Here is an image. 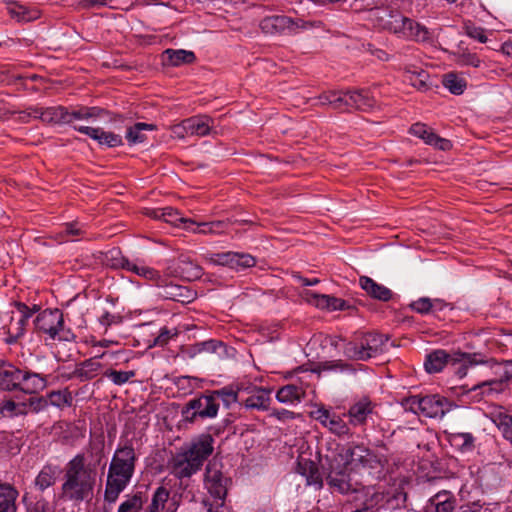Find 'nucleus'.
Instances as JSON below:
<instances>
[{
	"mask_svg": "<svg viewBox=\"0 0 512 512\" xmlns=\"http://www.w3.org/2000/svg\"><path fill=\"white\" fill-rule=\"evenodd\" d=\"M210 392L213 395L215 401L219 402V400H221L226 408H230L232 404L239 401V398L237 397V390H235L234 387L230 385Z\"/></svg>",
	"mask_w": 512,
	"mask_h": 512,
	"instance_id": "nucleus-52",
	"label": "nucleus"
},
{
	"mask_svg": "<svg viewBox=\"0 0 512 512\" xmlns=\"http://www.w3.org/2000/svg\"><path fill=\"white\" fill-rule=\"evenodd\" d=\"M8 13L18 22H30L39 18L40 13L36 9H29L20 4H14L8 8Z\"/></svg>",
	"mask_w": 512,
	"mask_h": 512,
	"instance_id": "nucleus-43",
	"label": "nucleus"
},
{
	"mask_svg": "<svg viewBox=\"0 0 512 512\" xmlns=\"http://www.w3.org/2000/svg\"><path fill=\"white\" fill-rule=\"evenodd\" d=\"M163 58L167 65L179 67L182 65L192 64L196 60L195 53L184 49H166L163 52Z\"/></svg>",
	"mask_w": 512,
	"mask_h": 512,
	"instance_id": "nucleus-28",
	"label": "nucleus"
},
{
	"mask_svg": "<svg viewBox=\"0 0 512 512\" xmlns=\"http://www.w3.org/2000/svg\"><path fill=\"white\" fill-rule=\"evenodd\" d=\"M464 30L467 36L479 41L480 43H486L488 40L485 34V29L480 26H476L470 21L464 23Z\"/></svg>",
	"mask_w": 512,
	"mask_h": 512,
	"instance_id": "nucleus-62",
	"label": "nucleus"
},
{
	"mask_svg": "<svg viewBox=\"0 0 512 512\" xmlns=\"http://www.w3.org/2000/svg\"><path fill=\"white\" fill-rule=\"evenodd\" d=\"M493 422L502 432L503 437L512 442V416L500 412L494 415Z\"/></svg>",
	"mask_w": 512,
	"mask_h": 512,
	"instance_id": "nucleus-56",
	"label": "nucleus"
},
{
	"mask_svg": "<svg viewBox=\"0 0 512 512\" xmlns=\"http://www.w3.org/2000/svg\"><path fill=\"white\" fill-rule=\"evenodd\" d=\"M310 415L331 433L339 437L350 434V428L343 417L324 406L312 410Z\"/></svg>",
	"mask_w": 512,
	"mask_h": 512,
	"instance_id": "nucleus-12",
	"label": "nucleus"
},
{
	"mask_svg": "<svg viewBox=\"0 0 512 512\" xmlns=\"http://www.w3.org/2000/svg\"><path fill=\"white\" fill-rule=\"evenodd\" d=\"M103 113L104 110L99 107L81 106L77 109H73L72 111L68 110L69 124H71L74 120L100 118Z\"/></svg>",
	"mask_w": 512,
	"mask_h": 512,
	"instance_id": "nucleus-47",
	"label": "nucleus"
},
{
	"mask_svg": "<svg viewBox=\"0 0 512 512\" xmlns=\"http://www.w3.org/2000/svg\"><path fill=\"white\" fill-rule=\"evenodd\" d=\"M299 465L300 468L303 469L302 474L306 477L307 484L315 485L318 488H321L323 485V480L315 463L312 461H306L303 464L300 463Z\"/></svg>",
	"mask_w": 512,
	"mask_h": 512,
	"instance_id": "nucleus-54",
	"label": "nucleus"
},
{
	"mask_svg": "<svg viewBox=\"0 0 512 512\" xmlns=\"http://www.w3.org/2000/svg\"><path fill=\"white\" fill-rule=\"evenodd\" d=\"M449 444L462 453L472 452L475 449L476 438L469 432L445 431Z\"/></svg>",
	"mask_w": 512,
	"mask_h": 512,
	"instance_id": "nucleus-22",
	"label": "nucleus"
},
{
	"mask_svg": "<svg viewBox=\"0 0 512 512\" xmlns=\"http://www.w3.org/2000/svg\"><path fill=\"white\" fill-rule=\"evenodd\" d=\"M374 405L368 398H362L355 402L348 411L350 423L353 425H362L366 422L369 415L372 414Z\"/></svg>",
	"mask_w": 512,
	"mask_h": 512,
	"instance_id": "nucleus-24",
	"label": "nucleus"
},
{
	"mask_svg": "<svg viewBox=\"0 0 512 512\" xmlns=\"http://www.w3.org/2000/svg\"><path fill=\"white\" fill-rule=\"evenodd\" d=\"M38 333L48 336L51 340L71 341L75 339L74 333L64 324L63 313L59 309H45L34 320Z\"/></svg>",
	"mask_w": 512,
	"mask_h": 512,
	"instance_id": "nucleus-5",
	"label": "nucleus"
},
{
	"mask_svg": "<svg viewBox=\"0 0 512 512\" xmlns=\"http://www.w3.org/2000/svg\"><path fill=\"white\" fill-rule=\"evenodd\" d=\"M48 405L57 408L70 407L73 402V397L68 389L51 391L47 395Z\"/></svg>",
	"mask_w": 512,
	"mask_h": 512,
	"instance_id": "nucleus-50",
	"label": "nucleus"
},
{
	"mask_svg": "<svg viewBox=\"0 0 512 512\" xmlns=\"http://www.w3.org/2000/svg\"><path fill=\"white\" fill-rule=\"evenodd\" d=\"M443 306L444 304L440 300H432L428 297H421L410 304L411 309L419 314L441 310Z\"/></svg>",
	"mask_w": 512,
	"mask_h": 512,
	"instance_id": "nucleus-45",
	"label": "nucleus"
},
{
	"mask_svg": "<svg viewBox=\"0 0 512 512\" xmlns=\"http://www.w3.org/2000/svg\"><path fill=\"white\" fill-rule=\"evenodd\" d=\"M233 256L229 265L231 269L240 270L253 267L256 264V259L250 254L233 252Z\"/></svg>",
	"mask_w": 512,
	"mask_h": 512,
	"instance_id": "nucleus-57",
	"label": "nucleus"
},
{
	"mask_svg": "<svg viewBox=\"0 0 512 512\" xmlns=\"http://www.w3.org/2000/svg\"><path fill=\"white\" fill-rule=\"evenodd\" d=\"M177 334H178V332L176 329L171 330V329H168L167 327H163L160 329L158 336L155 338L154 345L164 346L168 343V341L171 338L177 336Z\"/></svg>",
	"mask_w": 512,
	"mask_h": 512,
	"instance_id": "nucleus-64",
	"label": "nucleus"
},
{
	"mask_svg": "<svg viewBox=\"0 0 512 512\" xmlns=\"http://www.w3.org/2000/svg\"><path fill=\"white\" fill-rule=\"evenodd\" d=\"M326 371H333V372H354L353 366L341 359L338 360H327L323 362H319L317 366L313 369V372H326Z\"/></svg>",
	"mask_w": 512,
	"mask_h": 512,
	"instance_id": "nucleus-44",
	"label": "nucleus"
},
{
	"mask_svg": "<svg viewBox=\"0 0 512 512\" xmlns=\"http://www.w3.org/2000/svg\"><path fill=\"white\" fill-rule=\"evenodd\" d=\"M146 501L147 497L140 491L127 495L125 500L119 505L117 512H140Z\"/></svg>",
	"mask_w": 512,
	"mask_h": 512,
	"instance_id": "nucleus-42",
	"label": "nucleus"
},
{
	"mask_svg": "<svg viewBox=\"0 0 512 512\" xmlns=\"http://www.w3.org/2000/svg\"><path fill=\"white\" fill-rule=\"evenodd\" d=\"M360 287L372 298L380 301H389L392 297V291L387 287L378 284L368 276L359 278Z\"/></svg>",
	"mask_w": 512,
	"mask_h": 512,
	"instance_id": "nucleus-25",
	"label": "nucleus"
},
{
	"mask_svg": "<svg viewBox=\"0 0 512 512\" xmlns=\"http://www.w3.org/2000/svg\"><path fill=\"white\" fill-rule=\"evenodd\" d=\"M214 438L210 434H201L190 444V447L184 451L187 456L202 467L204 461L213 453Z\"/></svg>",
	"mask_w": 512,
	"mask_h": 512,
	"instance_id": "nucleus-14",
	"label": "nucleus"
},
{
	"mask_svg": "<svg viewBox=\"0 0 512 512\" xmlns=\"http://www.w3.org/2000/svg\"><path fill=\"white\" fill-rule=\"evenodd\" d=\"M104 376L109 378L116 385H123L135 376V372L109 369L105 371Z\"/></svg>",
	"mask_w": 512,
	"mask_h": 512,
	"instance_id": "nucleus-60",
	"label": "nucleus"
},
{
	"mask_svg": "<svg viewBox=\"0 0 512 512\" xmlns=\"http://www.w3.org/2000/svg\"><path fill=\"white\" fill-rule=\"evenodd\" d=\"M508 386V377L501 379H494L484 381L475 385L471 392H475L476 396H481V398L486 396H493L495 394H499L503 392Z\"/></svg>",
	"mask_w": 512,
	"mask_h": 512,
	"instance_id": "nucleus-31",
	"label": "nucleus"
},
{
	"mask_svg": "<svg viewBox=\"0 0 512 512\" xmlns=\"http://www.w3.org/2000/svg\"><path fill=\"white\" fill-rule=\"evenodd\" d=\"M388 338L375 332L358 333L346 342L343 354L350 360L367 361L384 351Z\"/></svg>",
	"mask_w": 512,
	"mask_h": 512,
	"instance_id": "nucleus-3",
	"label": "nucleus"
},
{
	"mask_svg": "<svg viewBox=\"0 0 512 512\" xmlns=\"http://www.w3.org/2000/svg\"><path fill=\"white\" fill-rule=\"evenodd\" d=\"M349 471L360 469H377L381 466L377 455L364 445H346L330 455Z\"/></svg>",
	"mask_w": 512,
	"mask_h": 512,
	"instance_id": "nucleus-4",
	"label": "nucleus"
},
{
	"mask_svg": "<svg viewBox=\"0 0 512 512\" xmlns=\"http://www.w3.org/2000/svg\"><path fill=\"white\" fill-rule=\"evenodd\" d=\"M442 83L454 95H461L467 86L466 81L455 73L445 74Z\"/></svg>",
	"mask_w": 512,
	"mask_h": 512,
	"instance_id": "nucleus-55",
	"label": "nucleus"
},
{
	"mask_svg": "<svg viewBox=\"0 0 512 512\" xmlns=\"http://www.w3.org/2000/svg\"><path fill=\"white\" fill-rule=\"evenodd\" d=\"M403 79L419 91H427L430 88L428 83L429 74L422 69L416 70L411 67H405Z\"/></svg>",
	"mask_w": 512,
	"mask_h": 512,
	"instance_id": "nucleus-36",
	"label": "nucleus"
},
{
	"mask_svg": "<svg viewBox=\"0 0 512 512\" xmlns=\"http://www.w3.org/2000/svg\"><path fill=\"white\" fill-rule=\"evenodd\" d=\"M435 506V512H454L456 506L455 497L448 491H440L430 499Z\"/></svg>",
	"mask_w": 512,
	"mask_h": 512,
	"instance_id": "nucleus-41",
	"label": "nucleus"
},
{
	"mask_svg": "<svg viewBox=\"0 0 512 512\" xmlns=\"http://www.w3.org/2000/svg\"><path fill=\"white\" fill-rule=\"evenodd\" d=\"M27 324V317H20L17 320L12 318L10 324L8 325V337L6 339L7 343H16L18 339L24 335Z\"/></svg>",
	"mask_w": 512,
	"mask_h": 512,
	"instance_id": "nucleus-48",
	"label": "nucleus"
},
{
	"mask_svg": "<svg viewBox=\"0 0 512 512\" xmlns=\"http://www.w3.org/2000/svg\"><path fill=\"white\" fill-rule=\"evenodd\" d=\"M314 299V304L319 308H327L331 310L342 309L344 301L328 295L311 294Z\"/></svg>",
	"mask_w": 512,
	"mask_h": 512,
	"instance_id": "nucleus-58",
	"label": "nucleus"
},
{
	"mask_svg": "<svg viewBox=\"0 0 512 512\" xmlns=\"http://www.w3.org/2000/svg\"><path fill=\"white\" fill-rule=\"evenodd\" d=\"M271 401L269 389L263 387H252L251 395L248 396L241 404L246 409L267 411L270 408Z\"/></svg>",
	"mask_w": 512,
	"mask_h": 512,
	"instance_id": "nucleus-20",
	"label": "nucleus"
},
{
	"mask_svg": "<svg viewBox=\"0 0 512 512\" xmlns=\"http://www.w3.org/2000/svg\"><path fill=\"white\" fill-rule=\"evenodd\" d=\"M213 120L205 115L194 116L186 119L188 135L190 136H206L210 133Z\"/></svg>",
	"mask_w": 512,
	"mask_h": 512,
	"instance_id": "nucleus-32",
	"label": "nucleus"
},
{
	"mask_svg": "<svg viewBox=\"0 0 512 512\" xmlns=\"http://www.w3.org/2000/svg\"><path fill=\"white\" fill-rule=\"evenodd\" d=\"M200 469L198 463L189 458L185 452L177 453L170 461L171 474L178 479L190 478Z\"/></svg>",
	"mask_w": 512,
	"mask_h": 512,
	"instance_id": "nucleus-16",
	"label": "nucleus"
},
{
	"mask_svg": "<svg viewBox=\"0 0 512 512\" xmlns=\"http://www.w3.org/2000/svg\"><path fill=\"white\" fill-rule=\"evenodd\" d=\"M104 355L105 353H102L99 356L92 357L81 362L77 365L71 377L77 378L80 381H88L95 378L102 369V364L97 360V358H102Z\"/></svg>",
	"mask_w": 512,
	"mask_h": 512,
	"instance_id": "nucleus-21",
	"label": "nucleus"
},
{
	"mask_svg": "<svg viewBox=\"0 0 512 512\" xmlns=\"http://www.w3.org/2000/svg\"><path fill=\"white\" fill-rule=\"evenodd\" d=\"M22 114H24L23 117H20L22 120L25 117H33L39 118L48 124H69L68 109L64 106L29 108L22 112Z\"/></svg>",
	"mask_w": 512,
	"mask_h": 512,
	"instance_id": "nucleus-13",
	"label": "nucleus"
},
{
	"mask_svg": "<svg viewBox=\"0 0 512 512\" xmlns=\"http://www.w3.org/2000/svg\"><path fill=\"white\" fill-rule=\"evenodd\" d=\"M403 405L406 410L428 418L442 417L452 408V404L439 395L411 396L405 399Z\"/></svg>",
	"mask_w": 512,
	"mask_h": 512,
	"instance_id": "nucleus-6",
	"label": "nucleus"
},
{
	"mask_svg": "<svg viewBox=\"0 0 512 512\" xmlns=\"http://www.w3.org/2000/svg\"><path fill=\"white\" fill-rule=\"evenodd\" d=\"M227 226L228 224L225 221H212L199 224L195 223V225H190L189 230L200 234H220L224 232Z\"/></svg>",
	"mask_w": 512,
	"mask_h": 512,
	"instance_id": "nucleus-49",
	"label": "nucleus"
},
{
	"mask_svg": "<svg viewBox=\"0 0 512 512\" xmlns=\"http://www.w3.org/2000/svg\"><path fill=\"white\" fill-rule=\"evenodd\" d=\"M19 493L10 483L0 481V511L16 512V499Z\"/></svg>",
	"mask_w": 512,
	"mask_h": 512,
	"instance_id": "nucleus-33",
	"label": "nucleus"
},
{
	"mask_svg": "<svg viewBox=\"0 0 512 512\" xmlns=\"http://www.w3.org/2000/svg\"><path fill=\"white\" fill-rule=\"evenodd\" d=\"M178 270L182 277L188 281H194L203 275L202 267L189 255H180L178 258Z\"/></svg>",
	"mask_w": 512,
	"mask_h": 512,
	"instance_id": "nucleus-30",
	"label": "nucleus"
},
{
	"mask_svg": "<svg viewBox=\"0 0 512 512\" xmlns=\"http://www.w3.org/2000/svg\"><path fill=\"white\" fill-rule=\"evenodd\" d=\"M122 267L127 271L133 272L136 275L151 281L154 285L156 284L157 280H159L160 277V273L154 268L142 264H137L129 260H124L122 263Z\"/></svg>",
	"mask_w": 512,
	"mask_h": 512,
	"instance_id": "nucleus-40",
	"label": "nucleus"
},
{
	"mask_svg": "<svg viewBox=\"0 0 512 512\" xmlns=\"http://www.w3.org/2000/svg\"><path fill=\"white\" fill-rule=\"evenodd\" d=\"M395 9L390 6L369 8V19L378 28L386 30L394 16Z\"/></svg>",
	"mask_w": 512,
	"mask_h": 512,
	"instance_id": "nucleus-37",
	"label": "nucleus"
},
{
	"mask_svg": "<svg viewBox=\"0 0 512 512\" xmlns=\"http://www.w3.org/2000/svg\"><path fill=\"white\" fill-rule=\"evenodd\" d=\"M22 407L27 412L39 413L48 407L47 397H30L27 403H22Z\"/></svg>",
	"mask_w": 512,
	"mask_h": 512,
	"instance_id": "nucleus-61",
	"label": "nucleus"
},
{
	"mask_svg": "<svg viewBox=\"0 0 512 512\" xmlns=\"http://www.w3.org/2000/svg\"><path fill=\"white\" fill-rule=\"evenodd\" d=\"M219 411V402L215 401L211 392L200 394L190 399L182 408V417L189 423H194L198 418H215Z\"/></svg>",
	"mask_w": 512,
	"mask_h": 512,
	"instance_id": "nucleus-7",
	"label": "nucleus"
},
{
	"mask_svg": "<svg viewBox=\"0 0 512 512\" xmlns=\"http://www.w3.org/2000/svg\"><path fill=\"white\" fill-rule=\"evenodd\" d=\"M20 390L27 394H35L47 386V380L38 373L23 371Z\"/></svg>",
	"mask_w": 512,
	"mask_h": 512,
	"instance_id": "nucleus-29",
	"label": "nucleus"
},
{
	"mask_svg": "<svg viewBox=\"0 0 512 512\" xmlns=\"http://www.w3.org/2000/svg\"><path fill=\"white\" fill-rule=\"evenodd\" d=\"M134 468L110 463L104 490V501L113 504L130 483Z\"/></svg>",
	"mask_w": 512,
	"mask_h": 512,
	"instance_id": "nucleus-8",
	"label": "nucleus"
},
{
	"mask_svg": "<svg viewBox=\"0 0 512 512\" xmlns=\"http://www.w3.org/2000/svg\"><path fill=\"white\" fill-rule=\"evenodd\" d=\"M305 390L297 385L288 384L281 387L276 393V399L283 404L295 405L304 398Z\"/></svg>",
	"mask_w": 512,
	"mask_h": 512,
	"instance_id": "nucleus-34",
	"label": "nucleus"
},
{
	"mask_svg": "<svg viewBox=\"0 0 512 512\" xmlns=\"http://www.w3.org/2000/svg\"><path fill=\"white\" fill-rule=\"evenodd\" d=\"M162 220L174 226L184 224L186 229H190V225H195V222L191 219L184 218L180 212L172 207L163 208Z\"/></svg>",
	"mask_w": 512,
	"mask_h": 512,
	"instance_id": "nucleus-53",
	"label": "nucleus"
},
{
	"mask_svg": "<svg viewBox=\"0 0 512 512\" xmlns=\"http://www.w3.org/2000/svg\"><path fill=\"white\" fill-rule=\"evenodd\" d=\"M455 62L459 66H472L479 67L481 64L480 58L475 53L463 50L456 55Z\"/></svg>",
	"mask_w": 512,
	"mask_h": 512,
	"instance_id": "nucleus-59",
	"label": "nucleus"
},
{
	"mask_svg": "<svg viewBox=\"0 0 512 512\" xmlns=\"http://www.w3.org/2000/svg\"><path fill=\"white\" fill-rule=\"evenodd\" d=\"M229 479L223 474L217 463L209 462L204 475V486L208 496L202 504L207 512H223L228 491Z\"/></svg>",
	"mask_w": 512,
	"mask_h": 512,
	"instance_id": "nucleus-2",
	"label": "nucleus"
},
{
	"mask_svg": "<svg viewBox=\"0 0 512 512\" xmlns=\"http://www.w3.org/2000/svg\"><path fill=\"white\" fill-rule=\"evenodd\" d=\"M346 111L354 108L359 111L369 112L378 107L376 99L369 90L360 89L347 91Z\"/></svg>",
	"mask_w": 512,
	"mask_h": 512,
	"instance_id": "nucleus-17",
	"label": "nucleus"
},
{
	"mask_svg": "<svg viewBox=\"0 0 512 512\" xmlns=\"http://www.w3.org/2000/svg\"><path fill=\"white\" fill-rule=\"evenodd\" d=\"M104 447L102 435L91 437L85 451L76 454L66 463L60 500L77 505L93 498L98 468L105 458Z\"/></svg>",
	"mask_w": 512,
	"mask_h": 512,
	"instance_id": "nucleus-1",
	"label": "nucleus"
},
{
	"mask_svg": "<svg viewBox=\"0 0 512 512\" xmlns=\"http://www.w3.org/2000/svg\"><path fill=\"white\" fill-rule=\"evenodd\" d=\"M155 286L158 288L157 295L163 299L173 300L180 303H190L195 299V292L186 286L173 283L166 276L160 275Z\"/></svg>",
	"mask_w": 512,
	"mask_h": 512,
	"instance_id": "nucleus-11",
	"label": "nucleus"
},
{
	"mask_svg": "<svg viewBox=\"0 0 512 512\" xmlns=\"http://www.w3.org/2000/svg\"><path fill=\"white\" fill-rule=\"evenodd\" d=\"M137 456L132 441L127 440L119 444L115 450L110 463L120 464V466L131 467L135 469Z\"/></svg>",
	"mask_w": 512,
	"mask_h": 512,
	"instance_id": "nucleus-23",
	"label": "nucleus"
},
{
	"mask_svg": "<svg viewBox=\"0 0 512 512\" xmlns=\"http://www.w3.org/2000/svg\"><path fill=\"white\" fill-rule=\"evenodd\" d=\"M386 30L401 37L416 41L427 40L429 34L425 27L402 15V13L397 9H395L394 16Z\"/></svg>",
	"mask_w": 512,
	"mask_h": 512,
	"instance_id": "nucleus-9",
	"label": "nucleus"
},
{
	"mask_svg": "<svg viewBox=\"0 0 512 512\" xmlns=\"http://www.w3.org/2000/svg\"><path fill=\"white\" fill-rule=\"evenodd\" d=\"M74 129L82 134H85L97 141L100 145L114 148L123 145L122 137L110 131H105L102 128H93L89 126L75 125Z\"/></svg>",
	"mask_w": 512,
	"mask_h": 512,
	"instance_id": "nucleus-15",
	"label": "nucleus"
},
{
	"mask_svg": "<svg viewBox=\"0 0 512 512\" xmlns=\"http://www.w3.org/2000/svg\"><path fill=\"white\" fill-rule=\"evenodd\" d=\"M486 361L480 353H462L455 352L452 354L451 366L459 378L467 375L469 367L484 364Z\"/></svg>",
	"mask_w": 512,
	"mask_h": 512,
	"instance_id": "nucleus-19",
	"label": "nucleus"
},
{
	"mask_svg": "<svg viewBox=\"0 0 512 512\" xmlns=\"http://www.w3.org/2000/svg\"><path fill=\"white\" fill-rule=\"evenodd\" d=\"M85 231L76 222L65 223L61 230L57 233V239L60 242L75 241L83 237Z\"/></svg>",
	"mask_w": 512,
	"mask_h": 512,
	"instance_id": "nucleus-46",
	"label": "nucleus"
},
{
	"mask_svg": "<svg viewBox=\"0 0 512 512\" xmlns=\"http://www.w3.org/2000/svg\"><path fill=\"white\" fill-rule=\"evenodd\" d=\"M0 412L5 416H13L20 413H27L21 404H17L12 400L4 401L0 406Z\"/></svg>",
	"mask_w": 512,
	"mask_h": 512,
	"instance_id": "nucleus-63",
	"label": "nucleus"
},
{
	"mask_svg": "<svg viewBox=\"0 0 512 512\" xmlns=\"http://www.w3.org/2000/svg\"><path fill=\"white\" fill-rule=\"evenodd\" d=\"M326 460L329 465V473L326 480L330 488L341 494L358 492L360 490L358 483L353 484L351 482L347 474L349 470L346 467L329 455L326 456Z\"/></svg>",
	"mask_w": 512,
	"mask_h": 512,
	"instance_id": "nucleus-10",
	"label": "nucleus"
},
{
	"mask_svg": "<svg viewBox=\"0 0 512 512\" xmlns=\"http://www.w3.org/2000/svg\"><path fill=\"white\" fill-rule=\"evenodd\" d=\"M156 130V125L143 122L135 123L126 131V139L130 145H136L146 141L147 137L144 131Z\"/></svg>",
	"mask_w": 512,
	"mask_h": 512,
	"instance_id": "nucleus-39",
	"label": "nucleus"
},
{
	"mask_svg": "<svg viewBox=\"0 0 512 512\" xmlns=\"http://www.w3.org/2000/svg\"><path fill=\"white\" fill-rule=\"evenodd\" d=\"M58 475V466L52 464L44 465L35 478V487L39 491H44L47 488L52 487L56 483Z\"/></svg>",
	"mask_w": 512,
	"mask_h": 512,
	"instance_id": "nucleus-35",
	"label": "nucleus"
},
{
	"mask_svg": "<svg viewBox=\"0 0 512 512\" xmlns=\"http://www.w3.org/2000/svg\"><path fill=\"white\" fill-rule=\"evenodd\" d=\"M452 354L445 350H434L426 356L424 367L428 373H438L443 370L447 364H451Z\"/></svg>",
	"mask_w": 512,
	"mask_h": 512,
	"instance_id": "nucleus-27",
	"label": "nucleus"
},
{
	"mask_svg": "<svg viewBox=\"0 0 512 512\" xmlns=\"http://www.w3.org/2000/svg\"><path fill=\"white\" fill-rule=\"evenodd\" d=\"M410 133L421 138L426 144L434 146L442 151L451 149L452 143L436 135L427 125L415 123L410 128Z\"/></svg>",
	"mask_w": 512,
	"mask_h": 512,
	"instance_id": "nucleus-18",
	"label": "nucleus"
},
{
	"mask_svg": "<svg viewBox=\"0 0 512 512\" xmlns=\"http://www.w3.org/2000/svg\"><path fill=\"white\" fill-rule=\"evenodd\" d=\"M170 492L163 486L158 487L151 499V503L147 508L148 512H163L165 505L169 500Z\"/></svg>",
	"mask_w": 512,
	"mask_h": 512,
	"instance_id": "nucleus-51",
	"label": "nucleus"
},
{
	"mask_svg": "<svg viewBox=\"0 0 512 512\" xmlns=\"http://www.w3.org/2000/svg\"><path fill=\"white\" fill-rule=\"evenodd\" d=\"M318 100L320 105H330L333 109L346 111L347 91H327L322 93Z\"/></svg>",
	"mask_w": 512,
	"mask_h": 512,
	"instance_id": "nucleus-38",
	"label": "nucleus"
},
{
	"mask_svg": "<svg viewBox=\"0 0 512 512\" xmlns=\"http://www.w3.org/2000/svg\"><path fill=\"white\" fill-rule=\"evenodd\" d=\"M23 370L9 365L0 369V388L7 391L19 389L21 386V378Z\"/></svg>",
	"mask_w": 512,
	"mask_h": 512,
	"instance_id": "nucleus-26",
	"label": "nucleus"
}]
</instances>
